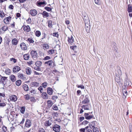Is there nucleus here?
Returning a JSON list of instances; mask_svg holds the SVG:
<instances>
[{
  "label": "nucleus",
  "mask_w": 132,
  "mask_h": 132,
  "mask_svg": "<svg viewBox=\"0 0 132 132\" xmlns=\"http://www.w3.org/2000/svg\"><path fill=\"white\" fill-rule=\"evenodd\" d=\"M84 18H83V20L85 23V28L86 31L88 33L89 32L90 30V25L89 20L88 18L86 17V18L85 19Z\"/></svg>",
  "instance_id": "f257e3e1"
},
{
  "label": "nucleus",
  "mask_w": 132,
  "mask_h": 132,
  "mask_svg": "<svg viewBox=\"0 0 132 132\" xmlns=\"http://www.w3.org/2000/svg\"><path fill=\"white\" fill-rule=\"evenodd\" d=\"M52 129L55 132H60L61 130V127L59 125L55 124L53 126Z\"/></svg>",
  "instance_id": "f03ea898"
},
{
  "label": "nucleus",
  "mask_w": 132,
  "mask_h": 132,
  "mask_svg": "<svg viewBox=\"0 0 132 132\" xmlns=\"http://www.w3.org/2000/svg\"><path fill=\"white\" fill-rule=\"evenodd\" d=\"M30 53L34 60H36L37 59L38 54L36 51L32 50L31 51Z\"/></svg>",
  "instance_id": "7ed1b4c3"
},
{
  "label": "nucleus",
  "mask_w": 132,
  "mask_h": 132,
  "mask_svg": "<svg viewBox=\"0 0 132 132\" xmlns=\"http://www.w3.org/2000/svg\"><path fill=\"white\" fill-rule=\"evenodd\" d=\"M42 63V62L40 61H37L36 62L35 64L36 67L34 68L37 71H40L41 69L40 67L41 66Z\"/></svg>",
  "instance_id": "20e7f679"
},
{
  "label": "nucleus",
  "mask_w": 132,
  "mask_h": 132,
  "mask_svg": "<svg viewBox=\"0 0 132 132\" xmlns=\"http://www.w3.org/2000/svg\"><path fill=\"white\" fill-rule=\"evenodd\" d=\"M92 113V112L91 113L88 112L87 113H84V115L85 119L87 120H89L93 118L94 117V116L93 114H91L89 115L90 114Z\"/></svg>",
  "instance_id": "39448f33"
},
{
  "label": "nucleus",
  "mask_w": 132,
  "mask_h": 132,
  "mask_svg": "<svg viewBox=\"0 0 132 132\" xmlns=\"http://www.w3.org/2000/svg\"><path fill=\"white\" fill-rule=\"evenodd\" d=\"M20 46L21 50H22L26 51L27 49V47L26 44L24 42L21 43L20 44Z\"/></svg>",
  "instance_id": "423d86ee"
},
{
  "label": "nucleus",
  "mask_w": 132,
  "mask_h": 132,
  "mask_svg": "<svg viewBox=\"0 0 132 132\" xmlns=\"http://www.w3.org/2000/svg\"><path fill=\"white\" fill-rule=\"evenodd\" d=\"M22 27L23 28L24 31L26 32H28L31 30L30 27L29 25L26 26V25H23Z\"/></svg>",
  "instance_id": "0eeeda50"
},
{
  "label": "nucleus",
  "mask_w": 132,
  "mask_h": 132,
  "mask_svg": "<svg viewBox=\"0 0 132 132\" xmlns=\"http://www.w3.org/2000/svg\"><path fill=\"white\" fill-rule=\"evenodd\" d=\"M88 96L87 95L85 96V98L81 102L82 104H87L89 103V100L88 99Z\"/></svg>",
  "instance_id": "6e6552de"
},
{
  "label": "nucleus",
  "mask_w": 132,
  "mask_h": 132,
  "mask_svg": "<svg viewBox=\"0 0 132 132\" xmlns=\"http://www.w3.org/2000/svg\"><path fill=\"white\" fill-rule=\"evenodd\" d=\"M17 76L19 78L23 80H26V78L25 76L22 73L19 72L18 73Z\"/></svg>",
  "instance_id": "1a4fd4ad"
},
{
  "label": "nucleus",
  "mask_w": 132,
  "mask_h": 132,
  "mask_svg": "<svg viewBox=\"0 0 132 132\" xmlns=\"http://www.w3.org/2000/svg\"><path fill=\"white\" fill-rule=\"evenodd\" d=\"M36 4L37 6H40L42 5H46V3L45 1L44 0H39L37 2Z\"/></svg>",
  "instance_id": "9d476101"
},
{
  "label": "nucleus",
  "mask_w": 132,
  "mask_h": 132,
  "mask_svg": "<svg viewBox=\"0 0 132 132\" xmlns=\"http://www.w3.org/2000/svg\"><path fill=\"white\" fill-rule=\"evenodd\" d=\"M21 70V68L18 65L15 66L13 68V71L14 73H16Z\"/></svg>",
  "instance_id": "9b49d317"
},
{
  "label": "nucleus",
  "mask_w": 132,
  "mask_h": 132,
  "mask_svg": "<svg viewBox=\"0 0 132 132\" xmlns=\"http://www.w3.org/2000/svg\"><path fill=\"white\" fill-rule=\"evenodd\" d=\"M10 101H12L15 102L17 100V97L14 95H12L10 97Z\"/></svg>",
  "instance_id": "f8f14e48"
},
{
  "label": "nucleus",
  "mask_w": 132,
  "mask_h": 132,
  "mask_svg": "<svg viewBox=\"0 0 132 132\" xmlns=\"http://www.w3.org/2000/svg\"><path fill=\"white\" fill-rule=\"evenodd\" d=\"M29 14L32 16H35L37 13V11L35 9L31 10L29 11Z\"/></svg>",
  "instance_id": "ddd939ff"
},
{
  "label": "nucleus",
  "mask_w": 132,
  "mask_h": 132,
  "mask_svg": "<svg viewBox=\"0 0 132 132\" xmlns=\"http://www.w3.org/2000/svg\"><path fill=\"white\" fill-rule=\"evenodd\" d=\"M11 17L10 16L5 18L3 20L4 23L6 24H9V23L10 21L11 20Z\"/></svg>",
  "instance_id": "4468645a"
},
{
  "label": "nucleus",
  "mask_w": 132,
  "mask_h": 132,
  "mask_svg": "<svg viewBox=\"0 0 132 132\" xmlns=\"http://www.w3.org/2000/svg\"><path fill=\"white\" fill-rule=\"evenodd\" d=\"M45 64H47L49 66L53 67L54 66V62L51 60H49L45 62Z\"/></svg>",
  "instance_id": "2eb2a0df"
},
{
  "label": "nucleus",
  "mask_w": 132,
  "mask_h": 132,
  "mask_svg": "<svg viewBox=\"0 0 132 132\" xmlns=\"http://www.w3.org/2000/svg\"><path fill=\"white\" fill-rule=\"evenodd\" d=\"M53 103L51 100H49L47 101V107L46 108V109H49L53 105Z\"/></svg>",
  "instance_id": "dca6fc26"
},
{
  "label": "nucleus",
  "mask_w": 132,
  "mask_h": 132,
  "mask_svg": "<svg viewBox=\"0 0 132 132\" xmlns=\"http://www.w3.org/2000/svg\"><path fill=\"white\" fill-rule=\"evenodd\" d=\"M53 90L52 88L50 87H48L47 88V92L48 94L50 95H52L53 93Z\"/></svg>",
  "instance_id": "f3484780"
},
{
  "label": "nucleus",
  "mask_w": 132,
  "mask_h": 132,
  "mask_svg": "<svg viewBox=\"0 0 132 132\" xmlns=\"http://www.w3.org/2000/svg\"><path fill=\"white\" fill-rule=\"evenodd\" d=\"M25 125L28 128L30 127L31 125V123L30 121L28 119H27L26 121Z\"/></svg>",
  "instance_id": "a211bd4d"
},
{
  "label": "nucleus",
  "mask_w": 132,
  "mask_h": 132,
  "mask_svg": "<svg viewBox=\"0 0 132 132\" xmlns=\"http://www.w3.org/2000/svg\"><path fill=\"white\" fill-rule=\"evenodd\" d=\"M68 41L69 44H71L73 42L74 38L72 36L68 37Z\"/></svg>",
  "instance_id": "6ab92c4d"
},
{
  "label": "nucleus",
  "mask_w": 132,
  "mask_h": 132,
  "mask_svg": "<svg viewBox=\"0 0 132 132\" xmlns=\"http://www.w3.org/2000/svg\"><path fill=\"white\" fill-rule=\"evenodd\" d=\"M51 125V121L49 120L46 121L44 123L45 126L47 127L50 126Z\"/></svg>",
  "instance_id": "aec40b11"
},
{
  "label": "nucleus",
  "mask_w": 132,
  "mask_h": 132,
  "mask_svg": "<svg viewBox=\"0 0 132 132\" xmlns=\"http://www.w3.org/2000/svg\"><path fill=\"white\" fill-rule=\"evenodd\" d=\"M41 14L44 18L48 17L49 16V13L45 11H44Z\"/></svg>",
  "instance_id": "412c9836"
},
{
  "label": "nucleus",
  "mask_w": 132,
  "mask_h": 132,
  "mask_svg": "<svg viewBox=\"0 0 132 132\" xmlns=\"http://www.w3.org/2000/svg\"><path fill=\"white\" fill-rule=\"evenodd\" d=\"M23 57L24 60H27L30 57V55L29 53L25 54L23 55Z\"/></svg>",
  "instance_id": "4be33fe9"
},
{
  "label": "nucleus",
  "mask_w": 132,
  "mask_h": 132,
  "mask_svg": "<svg viewBox=\"0 0 132 132\" xmlns=\"http://www.w3.org/2000/svg\"><path fill=\"white\" fill-rule=\"evenodd\" d=\"M42 97L44 99H47L48 98V95L46 92H43L42 94Z\"/></svg>",
  "instance_id": "5701e85b"
},
{
  "label": "nucleus",
  "mask_w": 132,
  "mask_h": 132,
  "mask_svg": "<svg viewBox=\"0 0 132 132\" xmlns=\"http://www.w3.org/2000/svg\"><path fill=\"white\" fill-rule=\"evenodd\" d=\"M11 42L12 45H16L18 44V41L16 38H14L12 40Z\"/></svg>",
  "instance_id": "b1692460"
},
{
  "label": "nucleus",
  "mask_w": 132,
  "mask_h": 132,
  "mask_svg": "<svg viewBox=\"0 0 132 132\" xmlns=\"http://www.w3.org/2000/svg\"><path fill=\"white\" fill-rule=\"evenodd\" d=\"M26 74L28 75H30L31 73V69L29 67L27 68L26 70Z\"/></svg>",
  "instance_id": "393cba45"
},
{
  "label": "nucleus",
  "mask_w": 132,
  "mask_h": 132,
  "mask_svg": "<svg viewBox=\"0 0 132 132\" xmlns=\"http://www.w3.org/2000/svg\"><path fill=\"white\" fill-rule=\"evenodd\" d=\"M10 79L11 80L14 82L16 80V78L15 76L13 75H12L10 76Z\"/></svg>",
  "instance_id": "a878e982"
},
{
  "label": "nucleus",
  "mask_w": 132,
  "mask_h": 132,
  "mask_svg": "<svg viewBox=\"0 0 132 132\" xmlns=\"http://www.w3.org/2000/svg\"><path fill=\"white\" fill-rule=\"evenodd\" d=\"M96 121H93L90 122L89 123V126L91 128H94L96 125Z\"/></svg>",
  "instance_id": "bb28decb"
},
{
  "label": "nucleus",
  "mask_w": 132,
  "mask_h": 132,
  "mask_svg": "<svg viewBox=\"0 0 132 132\" xmlns=\"http://www.w3.org/2000/svg\"><path fill=\"white\" fill-rule=\"evenodd\" d=\"M122 91L124 96L126 97L127 94V91L126 87H125L124 88H123Z\"/></svg>",
  "instance_id": "cd10ccee"
},
{
  "label": "nucleus",
  "mask_w": 132,
  "mask_h": 132,
  "mask_svg": "<svg viewBox=\"0 0 132 132\" xmlns=\"http://www.w3.org/2000/svg\"><path fill=\"white\" fill-rule=\"evenodd\" d=\"M55 51H56V50L51 49L48 50L47 52V53L49 54L52 55L53 54H55Z\"/></svg>",
  "instance_id": "c85d7f7f"
},
{
  "label": "nucleus",
  "mask_w": 132,
  "mask_h": 132,
  "mask_svg": "<svg viewBox=\"0 0 132 132\" xmlns=\"http://www.w3.org/2000/svg\"><path fill=\"white\" fill-rule=\"evenodd\" d=\"M31 85L32 86L36 87L39 85V84L37 82H33L31 83Z\"/></svg>",
  "instance_id": "c756f323"
},
{
  "label": "nucleus",
  "mask_w": 132,
  "mask_h": 132,
  "mask_svg": "<svg viewBox=\"0 0 132 132\" xmlns=\"http://www.w3.org/2000/svg\"><path fill=\"white\" fill-rule=\"evenodd\" d=\"M22 88L25 91H27L29 90V87L27 85L24 84L23 85Z\"/></svg>",
  "instance_id": "7c9ffc66"
},
{
  "label": "nucleus",
  "mask_w": 132,
  "mask_h": 132,
  "mask_svg": "<svg viewBox=\"0 0 132 132\" xmlns=\"http://www.w3.org/2000/svg\"><path fill=\"white\" fill-rule=\"evenodd\" d=\"M127 10L129 13L132 12V5L129 4L128 5Z\"/></svg>",
  "instance_id": "2f4dec72"
},
{
  "label": "nucleus",
  "mask_w": 132,
  "mask_h": 132,
  "mask_svg": "<svg viewBox=\"0 0 132 132\" xmlns=\"http://www.w3.org/2000/svg\"><path fill=\"white\" fill-rule=\"evenodd\" d=\"M82 108L84 109L85 110H88L89 109V106L87 105H83L81 106Z\"/></svg>",
  "instance_id": "473e14b6"
},
{
  "label": "nucleus",
  "mask_w": 132,
  "mask_h": 132,
  "mask_svg": "<svg viewBox=\"0 0 132 132\" xmlns=\"http://www.w3.org/2000/svg\"><path fill=\"white\" fill-rule=\"evenodd\" d=\"M20 112L22 114H24L25 111V108L24 106H23L20 108Z\"/></svg>",
  "instance_id": "72a5a7b5"
},
{
  "label": "nucleus",
  "mask_w": 132,
  "mask_h": 132,
  "mask_svg": "<svg viewBox=\"0 0 132 132\" xmlns=\"http://www.w3.org/2000/svg\"><path fill=\"white\" fill-rule=\"evenodd\" d=\"M35 36L37 37H39L41 35V33L40 31L39 30H37L35 32Z\"/></svg>",
  "instance_id": "f704fd0d"
},
{
  "label": "nucleus",
  "mask_w": 132,
  "mask_h": 132,
  "mask_svg": "<svg viewBox=\"0 0 132 132\" xmlns=\"http://www.w3.org/2000/svg\"><path fill=\"white\" fill-rule=\"evenodd\" d=\"M22 81L20 80H19L16 81L15 84L18 86H20L21 84Z\"/></svg>",
  "instance_id": "c9c22d12"
},
{
  "label": "nucleus",
  "mask_w": 132,
  "mask_h": 132,
  "mask_svg": "<svg viewBox=\"0 0 132 132\" xmlns=\"http://www.w3.org/2000/svg\"><path fill=\"white\" fill-rule=\"evenodd\" d=\"M43 47L44 49L46 50L48 49L49 48V46L48 44H43Z\"/></svg>",
  "instance_id": "e433bc0d"
},
{
  "label": "nucleus",
  "mask_w": 132,
  "mask_h": 132,
  "mask_svg": "<svg viewBox=\"0 0 132 132\" xmlns=\"http://www.w3.org/2000/svg\"><path fill=\"white\" fill-rule=\"evenodd\" d=\"M3 31H5L8 29V27L7 26L4 25L2 28Z\"/></svg>",
  "instance_id": "4c0bfd02"
},
{
  "label": "nucleus",
  "mask_w": 132,
  "mask_h": 132,
  "mask_svg": "<svg viewBox=\"0 0 132 132\" xmlns=\"http://www.w3.org/2000/svg\"><path fill=\"white\" fill-rule=\"evenodd\" d=\"M11 71L10 69L7 68L5 70V73L6 75H9L11 73Z\"/></svg>",
  "instance_id": "58836bf2"
},
{
  "label": "nucleus",
  "mask_w": 132,
  "mask_h": 132,
  "mask_svg": "<svg viewBox=\"0 0 132 132\" xmlns=\"http://www.w3.org/2000/svg\"><path fill=\"white\" fill-rule=\"evenodd\" d=\"M7 77H2L1 78V81L2 83H4L5 81L7 79Z\"/></svg>",
  "instance_id": "ea45409f"
},
{
  "label": "nucleus",
  "mask_w": 132,
  "mask_h": 132,
  "mask_svg": "<svg viewBox=\"0 0 132 132\" xmlns=\"http://www.w3.org/2000/svg\"><path fill=\"white\" fill-rule=\"evenodd\" d=\"M5 13L3 11L0 10V16L1 18H3L5 16Z\"/></svg>",
  "instance_id": "a19ab883"
},
{
  "label": "nucleus",
  "mask_w": 132,
  "mask_h": 132,
  "mask_svg": "<svg viewBox=\"0 0 132 132\" xmlns=\"http://www.w3.org/2000/svg\"><path fill=\"white\" fill-rule=\"evenodd\" d=\"M48 26L50 28L52 27V21L51 20H49L48 21Z\"/></svg>",
  "instance_id": "79ce46f5"
},
{
  "label": "nucleus",
  "mask_w": 132,
  "mask_h": 132,
  "mask_svg": "<svg viewBox=\"0 0 132 132\" xmlns=\"http://www.w3.org/2000/svg\"><path fill=\"white\" fill-rule=\"evenodd\" d=\"M6 102H0V108L6 106Z\"/></svg>",
  "instance_id": "37998d69"
},
{
  "label": "nucleus",
  "mask_w": 132,
  "mask_h": 132,
  "mask_svg": "<svg viewBox=\"0 0 132 132\" xmlns=\"http://www.w3.org/2000/svg\"><path fill=\"white\" fill-rule=\"evenodd\" d=\"M89 128V127L87 126L86 127L84 128H81L79 129L80 132H85V130H86V128Z\"/></svg>",
  "instance_id": "c03bdc74"
},
{
  "label": "nucleus",
  "mask_w": 132,
  "mask_h": 132,
  "mask_svg": "<svg viewBox=\"0 0 132 132\" xmlns=\"http://www.w3.org/2000/svg\"><path fill=\"white\" fill-rule=\"evenodd\" d=\"M26 22L28 24H31L32 20L31 18L29 17V18L26 20Z\"/></svg>",
  "instance_id": "a18cd8bd"
},
{
  "label": "nucleus",
  "mask_w": 132,
  "mask_h": 132,
  "mask_svg": "<svg viewBox=\"0 0 132 132\" xmlns=\"http://www.w3.org/2000/svg\"><path fill=\"white\" fill-rule=\"evenodd\" d=\"M27 41H28L30 43H33L34 42V41L31 38H28Z\"/></svg>",
  "instance_id": "49530a36"
},
{
  "label": "nucleus",
  "mask_w": 132,
  "mask_h": 132,
  "mask_svg": "<svg viewBox=\"0 0 132 132\" xmlns=\"http://www.w3.org/2000/svg\"><path fill=\"white\" fill-rule=\"evenodd\" d=\"M115 80L116 82H117L118 83L120 81V78L119 77H116L115 78Z\"/></svg>",
  "instance_id": "de8ad7c7"
},
{
  "label": "nucleus",
  "mask_w": 132,
  "mask_h": 132,
  "mask_svg": "<svg viewBox=\"0 0 132 132\" xmlns=\"http://www.w3.org/2000/svg\"><path fill=\"white\" fill-rule=\"evenodd\" d=\"M52 109L55 110H57L58 109L57 106H56L55 105H53L52 107Z\"/></svg>",
  "instance_id": "09e8293b"
},
{
  "label": "nucleus",
  "mask_w": 132,
  "mask_h": 132,
  "mask_svg": "<svg viewBox=\"0 0 132 132\" xmlns=\"http://www.w3.org/2000/svg\"><path fill=\"white\" fill-rule=\"evenodd\" d=\"M47 85V83L46 82H45L43 83L42 84V86L44 88H45L46 87Z\"/></svg>",
  "instance_id": "8fccbe9b"
},
{
  "label": "nucleus",
  "mask_w": 132,
  "mask_h": 132,
  "mask_svg": "<svg viewBox=\"0 0 132 132\" xmlns=\"http://www.w3.org/2000/svg\"><path fill=\"white\" fill-rule=\"evenodd\" d=\"M24 98L26 100H28L30 98V97L28 94H27L24 95Z\"/></svg>",
  "instance_id": "3c124183"
},
{
  "label": "nucleus",
  "mask_w": 132,
  "mask_h": 132,
  "mask_svg": "<svg viewBox=\"0 0 132 132\" xmlns=\"http://www.w3.org/2000/svg\"><path fill=\"white\" fill-rule=\"evenodd\" d=\"M45 9L48 11H51L52 10L51 8L48 7H45Z\"/></svg>",
  "instance_id": "603ef678"
},
{
  "label": "nucleus",
  "mask_w": 132,
  "mask_h": 132,
  "mask_svg": "<svg viewBox=\"0 0 132 132\" xmlns=\"http://www.w3.org/2000/svg\"><path fill=\"white\" fill-rule=\"evenodd\" d=\"M93 132H99L98 129L97 127H94L93 129Z\"/></svg>",
  "instance_id": "864d4df0"
},
{
  "label": "nucleus",
  "mask_w": 132,
  "mask_h": 132,
  "mask_svg": "<svg viewBox=\"0 0 132 132\" xmlns=\"http://www.w3.org/2000/svg\"><path fill=\"white\" fill-rule=\"evenodd\" d=\"M10 60L11 61H13L14 63H16L17 61V60L16 59L13 58H11L10 59Z\"/></svg>",
  "instance_id": "5fc2aeb1"
},
{
  "label": "nucleus",
  "mask_w": 132,
  "mask_h": 132,
  "mask_svg": "<svg viewBox=\"0 0 132 132\" xmlns=\"http://www.w3.org/2000/svg\"><path fill=\"white\" fill-rule=\"evenodd\" d=\"M3 131L6 132L7 130V128L6 127L4 126L2 127Z\"/></svg>",
  "instance_id": "6e6d98bb"
},
{
  "label": "nucleus",
  "mask_w": 132,
  "mask_h": 132,
  "mask_svg": "<svg viewBox=\"0 0 132 132\" xmlns=\"http://www.w3.org/2000/svg\"><path fill=\"white\" fill-rule=\"evenodd\" d=\"M38 132H45V131L43 128H39Z\"/></svg>",
  "instance_id": "4d7b16f0"
},
{
  "label": "nucleus",
  "mask_w": 132,
  "mask_h": 132,
  "mask_svg": "<svg viewBox=\"0 0 132 132\" xmlns=\"http://www.w3.org/2000/svg\"><path fill=\"white\" fill-rule=\"evenodd\" d=\"M88 123L89 122L88 121L85 120L82 122V124L84 125H85L88 124Z\"/></svg>",
  "instance_id": "13d9d810"
},
{
  "label": "nucleus",
  "mask_w": 132,
  "mask_h": 132,
  "mask_svg": "<svg viewBox=\"0 0 132 132\" xmlns=\"http://www.w3.org/2000/svg\"><path fill=\"white\" fill-rule=\"evenodd\" d=\"M50 59L51 57L50 56H46L44 57V60H50Z\"/></svg>",
  "instance_id": "bf43d9fd"
},
{
  "label": "nucleus",
  "mask_w": 132,
  "mask_h": 132,
  "mask_svg": "<svg viewBox=\"0 0 132 132\" xmlns=\"http://www.w3.org/2000/svg\"><path fill=\"white\" fill-rule=\"evenodd\" d=\"M27 63L29 65H30L33 63V61H29L27 62Z\"/></svg>",
  "instance_id": "052dcab7"
},
{
  "label": "nucleus",
  "mask_w": 132,
  "mask_h": 132,
  "mask_svg": "<svg viewBox=\"0 0 132 132\" xmlns=\"http://www.w3.org/2000/svg\"><path fill=\"white\" fill-rule=\"evenodd\" d=\"M95 3L98 5H100V3L99 1V0H94Z\"/></svg>",
  "instance_id": "680f3d73"
},
{
  "label": "nucleus",
  "mask_w": 132,
  "mask_h": 132,
  "mask_svg": "<svg viewBox=\"0 0 132 132\" xmlns=\"http://www.w3.org/2000/svg\"><path fill=\"white\" fill-rule=\"evenodd\" d=\"M59 113L58 112H54L53 113V115L55 117H57L58 116Z\"/></svg>",
  "instance_id": "e2e57ef3"
},
{
  "label": "nucleus",
  "mask_w": 132,
  "mask_h": 132,
  "mask_svg": "<svg viewBox=\"0 0 132 132\" xmlns=\"http://www.w3.org/2000/svg\"><path fill=\"white\" fill-rule=\"evenodd\" d=\"M57 73H58V71L56 70H53V73L55 75H57Z\"/></svg>",
  "instance_id": "0e129e2a"
},
{
  "label": "nucleus",
  "mask_w": 132,
  "mask_h": 132,
  "mask_svg": "<svg viewBox=\"0 0 132 132\" xmlns=\"http://www.w3.org/2000/svg\"><path fill=\"white\" fill-rule=\"evenodd\" d=\"M85 119L84 117L82 116L79 118V120L80 122L84 120Z\"/></svg>",
  "instance_id": "69168bd1"
},
{
  "label": "nucleus",
  "mask_w": 132,
  "mask_h": 132,
  "mask_svg": "<svg viewBox=\"0 0 132 132\" xmlns=\"http://www.w3.org/2000/svg\"><path fill=\"white\" fill-rule=\"evenodd\" d=\"M53 36H54L58 38L59 37V35L57 33L55 32L53 34Z\"/></svg>",
  "instance_id": "338daca9"
},
{
  "label": "nucleus",
  "mask_w": 132,
  "mask_h": 132,
  "mask_svg": "<svg viewBox=\"0 0 132 132\" xmlns=\"http://www.w3.org/2000/svg\"><path fill=\"white\" fill-rule=\"evenodd\" d=\"M86 132H92V130L88 128H86Z\"/></svg>",
  "instance_id": "774afa93"
}]
</instances>
